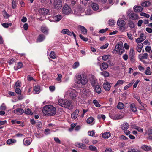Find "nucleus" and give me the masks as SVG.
<instances>
[{"label": "nucleus", "instance_id": "1", "mask_svg": "<svg viewBox=\"0 0 152 152\" xmlns=\"http://www.w3.org/2000/svg\"><path fill=\"white\" fill-rule=\"evenodd\" d=\"M42 112L45 115L53 116L56 112V110L52 105L48 104L43 107Z\"/></svg>", "mask_w": 152, "mask_h": 152}, {"label": "nucleus", "instance_id": "2", "mask_svg": "<svg viewBox=\"0 0 152 152\" xmlns=\"http://www.w3.org/2000/svg\"><path fill=\"white\" fill-rule=\"evenodd\" d=\"M75 81L77 84L81 83L85 85L88 82V79L86 77L83 75H79L76 76Z\"/></svg>", "mask_w": 152, "mask_h": 152}, {"label": "nucleus", "instance_id": "3", "mask_svg": "<svg viewBox=\"0 0 152 152\" xmlns=\"http://www.w3.org/2000/svg\"><path fill=\"white\" fill-rule=\"evenodd\" d=\"M58 104L60 106L68 109H72V106L70 101L63 99H60L58 101Z\"/></svg>", "mask_w": 152, "mask_h": 152}, {"label": "nucleus", "instance_id": "4", "mask_svg": "<svg viewBox=\"0 0 152 152\" xmlns=\"http://www.w3.org/2000/svg\"><path fill=\"white\" fill-rule=\"evenodd\" d=\"M127 14L129 19L132 20H136L139 19L138 15L130 9L128 10Z\"/></svg>", "mask_w": 152, "mask_h": 152}, {"label": "nucleus", "instance_id": "5", "mask_svg": "<svg viewBox=\"0 0 152 152\" xmlns=\"http://www.w3.org/2000/svg\"><path fill=\"white\" fill-rule=\"evenodd\" d=\"M67 93L71 98L73 100H75L78 95L77 92L75 90L73 89H69L67 91Z\"/></svg>", "mask_w": 152, "mask_h": 152}, {"label": "nucleus", "instance_id": "6", "mask_svg": "<svg viewBox=\"0 0 152 152\" xmlns=\"http://www.w3.org/2000/svg\"><path fill=\"white\" fill-rule=\"evenodd\" d=\"M72 12V10L69 6L65 4L62 8V13L64 15H69Z\"/></svg>", "mask_w": 152, "mask_h": 152}, {"label": "nucleus", "instance_id": "7", "mask_svg": "<svg viewBox=\"0 0 152 152\" xmlns=\"http://www.w3.org/2000/svg\"><path fill=\"white\" fill-rule=\"evenodd\" d=\"M135 52L132 48H130L129 51V58L131 62L132 63L135 62Z\"/></svg>", "mask_w": 152, "mask_h": 152}, {"label": "nucleus", "instance_id": "8", "mask_svg": "<svg viewBox=\"0 0 152 152\" xmlns=\"http://www.w3.org/2000/svg\"><path fill=\"white\" fill-rule=\"evenodd\" d=\"M62 17L60 15H57L56 16L51 17L49 20L51 22H57L59 21L61 19Z\"/></svg>", "mask_w": 152, "mask_h": 152}, {"label": "nucleus", "instance_id": "9", "mask_svg": "<svg viewBox=\"0 0 152 152\" xmlns=\"http://www.w3.org/2000/svg\"><path fill=\"white\" fill-rule=\"evenodd\" d=\"M124 117L123 115L120 114H112L110 115V117L114 120H118Z\"/></svg>", "mask_w": 152, "mask_h": 152}, {"label": "nucleus", "instance_id": "10", "mask_svg": "<svg viewBox=\"0 0 152 152\" xmlns=\"http://www.w3.org/2000/svg\"><path fill=\"white\" fill-rule=\"evenodd\" d=\"M53 5L56 9H59L62 6V2L61 0H54Z\"/></svg>", "mask_w": 152, "mask_h": 152}, {"label": "nucleus", "instance_id": "11", "mask_svg": "<svg viewBox=\"0 0 152 152\" xmlns=\"http://www.w3.org/2000/svg\"><path fill=\"white\" fill-rule=\"evenodd\" d=\"M123 46V44L122 43L117 44L115 45V49L113 51V53L115 54L117 53L118 51Z\"/></svg>", "mask_w": 152, "mask_h": 152}, {"label": "nucleus", "instance_id": "12", "mask_svg": "<svg viewBox=\"0 0 152 152\" xmlns=\"http://www.w3.org/2000/svg\"><path fill=\"white\" fill-rule=\"evenodd\" d=\"M61 33L63 34H65L69 36H72L73 35L75 39H76V36L75 34L73 32H70L68 29H63L61 31Z\"/></svg>", "mask_w": 152, "mask_h": 152}, {"label": "nucleus", "instance_id": "13", "mask_svg": "<svg viewBox=\"0 0 152 152\" xmlns=\"http://www.w3.org/2000/svg\"><path fill=\"white\" fill-rule=\"evenodd\" d=\"M45 36L43 34H40L38 35L37 39V42H41L43 41L45 39Z\"/></svg>", "mask_w": 152, "mask_h": 152}, {"label": "nucleus", "instance_id": "14", "mask_svg": "<svg viewBox=\"0 0 152 152\" xmlns=\"http://www.w3.org/2000/svg\"><path fill=\"white\" fill-rule=\"evenodd\" d=\"M32 141V140L31 138H26L24 139L23 140V143L25 145L28 146L31 144Z\"/></svg>", "mask_w": 152, "mask_h": 152}, {"label": "nucleus", "instance_id": "15", "mask_svg": "<svg viewBox=\"0 0 152 152\" xmlns=\"http://www.w3.org/2000/svg\"><path fill=\"white\" fill-rule=\"evenodd\" d=\"M40 92V86L39 85H35L34 87L33 91L34 94H36L39 93Z\"/></svg>", "mask_w": 152, "mask_h": 152}, {"label": "nucleus", "instance_id": "16", "mask_svg": "<svg viewBox=\"0 0 152 152\" xmlns=\"http://www.w3.org/2000/svg\"><path fill=\"white\" fill-rule=\"evenodd\" d=\"M39 12L43 15H47L49 13V10L47 9L41 8L39 10Z\"/></svg>", "mask_w": 152, "mask_h": 152}, {"label": "nucleus", "instance_id": "17", "mask_svg": "<svg viewBox=\"0 0 152 152\" xmlns=\"http://www.w3.org/2000/svg\"><path fill=\"white\" fill-rule=\"evenodd\" d=\"M24 111V110L23 109L18 108L14 110V113L17 115H20L23 114Z\"/></svg>", "mask_w": 152, "mask_h": 152}, {"label": "nucleus", "instance_id": "18", "mask_svg": "<svg viewBox=\"0 0 152 152\" xmlns=\"http://www.w3.org/2000/svg\"><path fill=\"white\" fill-rule=\"evenodd\" d=\"M75 145L81 149H87V147L86 145L81 142H76L75 143Z\"/></svg>", "mask_w": 152, "mask_h": 152}, {"label": "nucleus", "instance_id": "19", "mask_svg": "<svg viewBox=\"0 0 152 152\" xmlns=\"http://www.w3.org/2000/svg\"><path fill=\"white\" fill-rule=\"evenodd\" d=\"M16 142V140L14 139H8L6 142L7 144L9 145H13Z\"/></svg>", "mask_w": 152, "mask_h": 152}, {"label": "nucleus", "instance_id": "20", "mask_svg": "<svg viewBox=\"0 0 152 152\" xmlns=\"http://www.w3.org/2000/svg\"><path fill=\"white\" fill-rule=\"evenodd\" d=\"M48 28L45 26H42L41 28V31L45 34L47 35L48 34Z\"/></svg>", "mask_w": 152, "mask_h": 152}, {"label": "nucleus", "instance_id": "21", "mask_svg": "<svg viewBox=\"0 0 152 152\" xmlns=\"http://www.w3.org/2000/svg\"><path fill=\"white\" fill-rule=\"evenodd\" d=\"M133 10L135 12H139L142 11V8L140 6L135 5L134 7Z\"/></svg>", "mask_w": 152, "mask_h": 152}, {"label": "nucleus", "instance_id": "22", "mask_svg": "<svg viewBox=\"0 0 152 152\" xmlns=\"http://www.w3.org/2000/svg\"><path fill=\"white\" fill-rule=\"evenodd\" d=\"M82 94L84 95V96H86L90 94V90L88 89L84 88L81 92Z\"/></svg>", "mask_w": 152, "mask_h": 152}, {"label": "nucleus", "instance_id": "23", "mask_svg": "<svg viewBox=\"0 0 152 152\" xmlns=\"http://www.w3.org/2000/svg\"><path fill=\"white\" fill-rule=\"evenodd\" d=\"M103 87L105 91H108L110 89L111 86L108 82H106L104 83Z\"/></svg>", "mask_w": 152, "mask_h": 152}, {"label": "nucleus", "instance_id": "24", "mask_svg": "<svg viewBox=\"0 0 152 152\" xmlns=\"http://www.w3.org/2000/svg\"><path fill=\"white\" fill-rule=\"evenodd\" d=\"M79 113V110L76 109L74 112L72 113L71 115L72 118L74 119H75L77 118Z\"/></svg>", "mask_w": 152, "mask_h": 152}, {"label": "nucleus", "instance_id": "25", "mask_svg": "<svg viewBox=\"0 0 152 152\" xmlns=\"http://www.w3.org/2000/svg\"><path fill=\"white\" fill-rule=\"evenodd\" d=\"M148 56L147 53H144L142 55L141 54L139 55L138 57L139 59L140 60H141L142 59H147Z\"/></svg>", "mask_w": 152, "mask_h": 152}, {"label": "nucleus", "instance_id": "26", "mask_svg": "<svg viewBox=\"0 0 152 152\" xmlns=\"http://www.w3.org/2000/svg\"><path fill=\"white\" fill-rule=\"evenodd\" d=\"M143 46V43L137 44L136 47L137 51L139 52H141Z\"/></svg>", "mask_w": 152, "mask_h": 152}, {"label": "nucleus", "instance_id": "27", "mask_svg": "<svg viewBox=\"0 0 152 152\" xmlns=\"http://www.w3.org/2000/svg\"><path fill=\"white\" fill-rule=\"evenodd\" d=\"M78 27L80 29L83 34H86L87 33V30L84 27L82 26L79 25L78 26Z\"/></svg>", "mask_w": 152, "mask_h": 152}, {"label": "nucleus", "instance_id": "28", "mask_svg": "<svg viewBox=\"0 0 152 152\" xmlns=\"http://www.w3.org/2000/svg\"><path fill=\"white\" fill-rule=\"evenodd\" d=\"M129 124L127 122L124 123L121 126V129L124 130H126L129 127Z\"/></svg>", "mask_w": 152, "mask_h": 152}, {"label": "nucleus", "instance_id": "29", "mask_svg": "<svg viewBox=\"0 0 152 152\" xmlns=\"http://www.w3.org/2000/svg\"><path fill=\"white\" fill-rule=\"evenodd\" d=\"M117 24L119 26L122 27L125 26L126 23L124 20L120 19L117 21Z\"/></svg>", "mask_w": 152, "mask_h": 152}, {"label": "nucleus", "instance_id": "30", "mask_svg": "<svg viewBox=\"0 0 152 152\" xmlns=\"http://www.w3.org/2000/svg\"><path fill=\"white\" fill-rule=\"evenodd\" d=\"M100 68L101 70H102L103 69H106L108 66V64L105 62H103L100 65Z\"/></svg>", "mask_w": 152, "mask_h": 152}, {"label": "nucleus", "instance_id": "31", "mask_svg": "<svg viewBox=\"0 0 152 152\" xmlns=\"http://www.w3.org/2000/svg\"><path fill=\"white\" fill-rule=\"evenodd\" d=\"M111 136V133L110 132H106L103 134L102 137L104 138H108Z\"/></svg>", "mask_w": 152, "mask_h": 152}, {"label": "nucleus", "instance_id": "32", "mask_svg": "<svg viewBox=\"0 0 152 152\" xmlns=\"http://www.w3.org/2000/svg\"><path fill=\"white\" fill-rule=\"evenodd\" d=\"M91 7L93 10L94 11L97 10L99 8V5L95 3H93L91 4Z\"/></svg>", "mask_w": 152, "mask_h": 152}, {"label": "nucleus", "instance_id": "33", "mask_svg": "<svg viewBox=\"0 0 152 152\" xmlns=\"http://www.w3.org/2000/svg\"><path fill=\"white\" fill-rule=\"evenodd\" d=\"M90 82L93 87H94L98 84L97 80L94 78H92L90 79Z\"/></svg>", "mask_w": 152, "mask_h": 152}, {"label": "nucleus", "instance_id": "34", "mask_svg": "<svg viewBox=\"0 0 152 152\" xmlns=\"http://www.w3.org/2000/svg\"><path fill=\"white\" fill-rule=\"evenodd\" d=\"M23 66V64L21 62H18L17 64L14 66V69L15 70H17L18 69L21 68Z\"/></svg>", "mask_w": 152, "mask_h": 152}, {"label": "nucleus", "instance_id": "35", "mask_svg": "<svg viewBox=\"0 0 152 152\" xmlns=\"http://www.w3.org/2000/svg\"><path fill=\"white\" fill-rule=\"evenodd\" d=\"M130 109L133 112H135L137 110V109L135 106V105L134 103H132L130 105Z\"/></svg>", "mask_w": 152, "mask_h": 152}, {"label": "nucleus", "instance_id": "36", "mask_svg": "<svg viewBox=\"0 0 152 152\" xmlns=\"http://www.w3.org/2000/svg\"><path fill=\"white\" fill-rule=\"evenodd\" d=\"M94 118L93 117H90L87 119L86 120V122L88 124H94Z\"/></svg>", "mask_w": 152, "mask_h": 152}, {"label": "nucleus", "instance_id": "37", "mask_svg": "<svg viewBox=\"0 0 152 152\" xmlns=\"http://www.w3.org/2000/svg\"><path fill=\"white\" fill-rule=\"evenodd\" d=\"M124 82V81L123 80H119L115 85L114 87H115L117 86H120L122 85Z\"/></svg>", "mask_w": 152, "mask_h": 152}, {"label": "nucleus", "instance_id": "38", "mask_svg": "<svg viewBox=\"0 0 152 152\" xmlns=\"http://www.w3.org/2000/svg\"><path fill=\"white\" fill-rule=\"evenodd\" d=\"M89 149L90 151H95L96 152H97L98 151L96 147L94 145H90L89 147Z\"/></svg>", "mask_w": 152, "mask_h": 152}, {"label": "nucleus", "instance_id": "39", "mask_svg": "<svg viewBox=\"0 0 152 152\" xmlns=\"http://www.w3.org/2000/svg\"><path fill=\"white\" fill-rule=\"evenodd\" d=\"M141 148L143 150L145 151H149L151 149V147L147 145H142Z\"/></svg>", "mask_w": 152, "mask_h": 152}, {"label": "nucleus", "instance_id": "40", "mask_svg": "<svg viewBox=\"0 0 152 152\" xmlns=\"http://www.w3.org/2000/svg\"><path fill=\"white\" fill-rule=\"evenodd\" d=\"M100 73L101 75L104 76L105 77H108L109 75V73L107 71H104L101 72Z\"/></svg>", "mask_w": 152, "mask_h": 152}, {"label": "nucleus", "instance_id": "41", "mask_svg": "<svg viewBox=\"0 0 152 152\" xmlns=\"http://www.w3.org/2000/svg\"><path fill=\"white\" fill-rule=\"evenodd\" d=\"M151 4L150 1H145L141 4V5L143 7H147L149 6Z\"/></svg>", "mask_w": 152, "mask_h": 152}, {"label": "nucleus", "instance_id": "42", "mask_svg": "<svg viewBox=\"0 0 152 152\" xmlns=\"http://www.w3.org/2000/svg\"><path fill=\"white\" fill-rule=\"evenodd\" d=\"M94 87V90L98 94L100 93L101 92V90L99 86L97 85Z\"/></svg>", "mask_w": 152, "mask_h": 152}, {"label": "nucleus", "instance_id": "43", "mask_svg": "<svg viewBox=\"0 0 152 152\" xmlns=\"http://www.w3.org/2000/svg\"><path fill=\"white\" fill-rule=\"evenodd\" d=\"M145 73L146 75H151V72L150 71V67H148L146 68Z\"/></svg>", "mask_w": 152, "mask_h": 152}, {"label": "nucleus", "instance_id": "44", "mask_svg": "<svg viewBox=\"0 0 152 152\" xmlns=\"http://www.w3.org/2000/svg\"><path fill=\"white\" fill-rule=\"evenodd\" d=\"M50 57L52 59H54L56 58V56L54 52L52 51L50 55Z\"/></svg>", "mask_w": 152, "mask_h": 152}, {"label": "nucleus", "instance_id": "45", "mask_svg": "<svg viewBox=\"0 0 152 152\" xmlns=\"http://www.w3.org/2000/svg\"><path fill=\"white\" fill-rule=\"evenodd\" d=\"M145 50L146 52H148L150 53H152V50H151V47L149 46H146L145 48Z\"/></svg>", "mask_w": 152, "mask_h": 152}, {"label": "nucleus", "instance_id": "46", "mask_svg": "<svg viewBox=\"0 0 152 152\" xmlns=\"http://www.w3.org/2000/svg\"><path fill=\"white\" fill-rule=\"evenodd\" d=\"M25 113L26 114L32 115L33 114V113L31 111L29 108H27L25 110Z\"/></svg>", "mask_w": 152, "mask_h": 152}, {"label": "nucleus", "instance_id": "47", "mask_svg": "<svg viewBox=\"0 0 152 152\" xmlns=\"http://www.w3.org/2000/svg\"><path fill=\"white\" fill-rule=\"evenodd\" d=\"M124 104L121 102H119L117 106V108L120 109H123L124 108Z\"/></svg>", "mask_w": 152, "mask_h": 152}, {"label": "nucleus", "instance_id": "48", "mask_svg": "<svg viewBox=\"0 0 152 152\" xmlns=\"http://www.w3.org/2000/svg\"><path fill=\"white\" fill-rule=\"evenodd\" d=\"M12 25V23H4L2 24V26L5 28H7L9 26H11Z\"/></svg>", "mask_w": 152, "mask_h": 152}, {"label": "nucleus", "instance_id": "49", "mask_svg": "<svg viewBox=\"0 0 152 152\" xmlns=\"http://www.w3.org/2000/svg\"><path fill=\"white\" fill-rule=\"evenodd\" d=\"M95 132L94 130L89 131L88 132V135L91 136L95 137Z\"/></svg>", "mask_w": 152, "mask_h": 152}, {"label": "nucleus", "instance_id": "50", "mask_svg": "<svg viewBox=\"0 0 152 152\" xmlns=\"http://www.w3.org/2000/svg\"><path fill=\"white\" fill-rule=\"evenodd\" d=\"M93 102L96 107H100L101 105L99 104L97 100L96 99L94 100Z\"/></svg>", "mask_w": 152, "mask_h": 152}, {"label": "nucleus", "instance_id": "51", "mask_svg": "<svg viewBox=\"0 0 152 152\" xmlns=\"http://www.w3.org/2000/svg\"><path fill=\"white\" fill-rule=\"evenodd\" d=\"M36 126L39 128L40 129L42 126V124L40 121H37L36 122Z\"/></svg>", "mask_w": 152, "mask_h": 152}, {"label": "nucleus", "instance_id": "52", "mask_svg": "<svg viewBox=\"0 0 152 152\" xmlns=\"http://www.w3.org/2000/svg\"><path fill=\"white\" fill-rule=\"evenodd\" d=\"M116 23V22L114 20L112 19H110L109 21V24L110 26H113Z\"/></svg>", "mask_w": 152, "mask_h": 152}, {"label": "nucleus", "instance_id": "53", "mask_svg": "<svg viewBox=\"0 0 152 152\" xmlns=\"http://www.w3.org/2000/svg\"><path fill=\"white\" fill-rule=\"evenodd\" d=\"M128 24L129 26L132 28L134 27V23L132 21H130L129 22Z\"/></svg>", "mask_w": 152, "mask_h": 152}, {"label": "nucleus", "instance_id": "54", "mask_svg": "<svg viewBox=\"0 0 152 152\" xmlns=\"http://www.w3.org/2000/svg\"><path fill=\"white\" fill-rule=\"evenodd\" d=\"M82 142L85 144H88L89 143V140L88 138H85L82 140Z\"/></svg>", "mask_w": 152, "mask_h": 152}, {"label": "nucleus", "instance_id": "55", "mask_svg": "<svg viewBox=\"0 0 152 152\" xmlns=\"http://www.w3.org/2000/svg\"><path fill=\"white\" fill-rule=\"evenodd\" d=\"M51 132V130L48 129H45L44 134L46 135L50 134Z\"/></svg>", "mask_w": 152, "mask_h": 152}, {"label": "nucleus", "instance_id": "56", "mask_svg": "<svg viewBox=\"0 0 152 152\" xmlns=\"http://www.w3.org/2000/svg\"><path fill=\"white\" fill-rule=\"evenodd\" d=\"M3 15L4 18L6 19H7L10 17L9 15L8 14L7 12L6 11H4L3 12Z\"/></svg>", "mask_w": 152, "mask_h": 152}, {"label": "nucleus", "instance_id": "57", "mask_svg": "<svg viewBox=\"0 0 152 152\" xmlns=\"http://www.w3.org/2000/svg\"><path fill=\"white\" fill-rule=\"evenodd\" d=\"M15 92L19 95H21V91L19 88H17L15 90Z\"/></svg>", "mask_w": 152, "mask_h": 152}, {"label": "nucleus", "instance_id": "58", "mask_svg": "<svg viewBox=\"0 0 152 152\" xmlns=\"http://www.w3.org/2000/svg\"><path fill=\"white\" fill-rule=\"evenodd\" d=\"M93 13L92 11L90 9H88L86 12V15H90L92 14Z\"/></svg>", "mask_w": 152, "mask_h": 152}, {"label": "nucleus", "instance_id": "59", "mask_svg": "<svg viewBox=\"0 0 152 152\" xmlns=\"http://www.w3.org/2000/svg\"><path fill=\"white\" fill-rule=\"evenodd\" d=\"M140 15L141 16H144L147 18H149L150 17V15L149 14L142 12H141L140 13Z\"/></svg>", "mask_w": 152, "mask_h": 152}, {"label": "nucleus", "instance_id": "60", "mask_svg": "<svg viewBox=\"0 0 152 152\" xmlns=\"http://www.w3.org/2000/svg\"><path fill=\"white\" fill-rule=\"evenodd\" d=\"M79 66V62H77L75 63L72 66V68L73 69H76Z\"/></svg>", "mask_w": 152, "mask_h": 152}, {"label": "nucleus", "instance_id": "61", "mask_svg": "<svg viewBox=\"0 0 152 152\" xmlns=\"http://www.w3.org/2000/svg\"><path fill=\"white\" fill-rule=\"evenodd\" d=\"M139 37L144 41L146 39V36L144 34V33H142L140 35Z\"/></svg>", "mask_w": 152, "mask_h": 152}, {"label": "nucleus", "instance_id": "62", "mask_svg": "<svg viewBox=\"0 0 152 152\" xmlns=\"http://www.w3.org/2000/svg\"><path fill=\"white\" fill-rule=\"evenodd\" d=\"M135 41L137 44L142 43L141 42L143 41L142 39L140 38V37L138 38H137L135 39Z\"/></svg>", "mask_w": 152, "mask_h": 152}, {"label": "nucleus", "instance_id": "63", "mask_svg": "<svg viewBox=\"0 0 152 152\" xmlns=\"http://www.w3.org/2000/svg\"><path fill=\"white\" fill-rule=\"evenodd\" d=\"M79 37H80L84 41L86 42L88 40V38L84 37L81 34L79 35Z\"/></svg>", "mask_w": 152, "mask_h": 152}, {"label": "nucleus", "instance_id": "64", "mask_svg": "<svg viewBox=\"0 0 152 152\" xmlns=\"http://www.w3.org/2000/svg\"><path fill=\"white\" fill-rule=\"evenodd\" d=\"M21 83L19 81H17L15 83V86L16 88H19L21 86Z\"/></svg>", "mask_w": 152, "mask_h": 152}]
</instances>
